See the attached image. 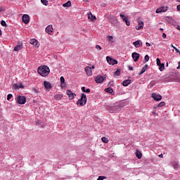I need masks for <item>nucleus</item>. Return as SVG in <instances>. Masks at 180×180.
Here are the masks:
<instances>
[{
    "mask_svg": "<svg viewBox=\"0 0 180 180\" xmlns=\"http://www.w3.org/2000/svg\"><path fill=\"white\" fill-rule=\"evenodd\" d=\"M37 71L38 74H39V75H41V77H47V75L50 74V68L46 65L39 66Z\"/></svg>",
    "mask_w": 180,
    "mask_h": 180,
    "instance_id": "obj_2",
    "label": "nucleus"
},
{
    "mask_svg": "<svg viewBox=\"0 0 180 180\" xmlns=\"http://www.w3.org/2000/svg\"><path fill=\"white\" fill-rule=\"evenodd\" d=\"M159 157H162V154H161L160 155H159Z\"/></svg>",
    "mask_w": 180,
    "mask_h": 180,
    "instance_id": "obj_59",
    "label": "nucleus"
},
{
    "mask_svg": "<svg viewBox=\"0 0 180 180\" xmlns=\"http://www.w3.org/2000/svg\"><path fill=\"white\" fill-rule=\"evenodd\" d=\"M120 16L123 20V22H125L128 19L127 17L124 16V15H123V14H120Z\"/></svg>",
    "mask_w": 180,
    "mask_h": 180,
    "instance_id": "obj_35",
    "label": "nucleus"
},
{
    "mask_svg": "<svg viewBox=\"0 0 180 180\" xmlns=\"http://www.w3.org/2000/svg\"><path fill=\"white\" fill-rule=\"evenodd\" d=\"M133 44H134V46H135V47L136 49H139V47L141 46V44H143V43H141V41L138 40V41L133 42Z\"/></svg>",
    "mask_w": 180,
    "mask_h": 180,
    "instance_id": "obj_17",
    "label": "nucleus"
},
{
    "mask_svg": "<svg viewBox=\"0 0 180 180\" xmlns=\"http://www.w3.org/2000/svg\"><path fill=\"white\" fill-rule=\"evenodd\" d=\"M22 22L25 23V25H27L30 22V17L27 14H24L22 15Z\"/></svg>",
    "mask_w": 180,
    "mask_h": 180,
    "instance_id": "obj_9",
    "label": "nucleus"
},
{
    "mask_svg": "<svg viewBox=\"0 0 180 180\" xmlns=\"http://www.w3.org/2000/svg\"><path fill=\"white\" fill-rule=\"evenodd\" d=\"M63 6L64 8H70V6H71V1H68V2L65 3L63 4Z\"/></svg>",
    "mask_w": 180,
    "mask_h": 180,
    "instance_id": "obj_25",
    "label": "nucleus"
},
{
    "mask_svg": "<svg viewBox=\"0 0 180 180\" xmlns=\"http://www.w3.org/2000/svg\"><path fill=\"white\" fill-rule=\"evenodd\" d=\"M129 70H130V71H133V67L129 66Z\"/></svg>",
    "mask_w": 180,
    "mask_h": 180,
    "instance_id": "obj_50",
    "label": "nucleus"
},
{
    "mask_svg": "<svg viewBox=\"0 0 180 180\" xmlns=\"http://www.w3.org/2000/svg\"><path fill=\"white\" fill-rule=\"evenodd\" d=\"M160 30L161 32H164V29H162V28H160Z\"/></svg>",
    "mask_w": 180,
    "mask_h": 180,
    "instance_id": "obj_56",
    "label": "nucleus"
},
{
    "mask_svg": "<svg viewBox=\"0 0 180 180\" xmlns=\"http://www.w3.org/2000/svg\"><path fill=\"white\" fill-rule=\"evenodd\" d=\"M41 4H43V5H45V6H47V5H49V1L47 0H41Z\"/></svg>",
    "mask_w": 180,
    "mask_h": 180,
    "instance_id": "obj_34",
    "label": "nucleus"
},
{
    "mask_svg": "<svg viewBox=\"0 0 180 180\" xmlns=\"http://www.w3.org/2000/svg\"><path fill=\"white\" fill-rule=\"evenodd\" d=\"M164 106H165V102L162 101L157 105V108H162Z\"/></svg>",
    "mask_w": 180,
    "mask_h": 180,
    "instance_id": "obj_31",
    "label": "nucleus"
},
{
    "mask_svg": "<svg viewBox=\"0 0 180 180\" xmlns=\"http://www.w3.org/2000/svg\"><path fill=\"white\" fill-rule=\"evenodd\" d=\"M109 40H112L113 39L112 36H108Z\"/></svg>",
    "mask_w": 180,
    "mask_h": 180,
    "instance_id": "obj_51",
    "label": "nucleus"
},
{
    "mask_svg": "<svg viewBox=\"0 0 180 180\" xmlns=\"http://www.w3.org/2000/svg\"><path fill=\"white\" fill-rule=\"evenodd\" d=\"M146 45L147 47H150L151 46V44H150L148 42H146Z\"/></svg>",
    "mask_w": 180,
    "mask_h": 180,
    "instance_id": "obj_47",
    "label": "nucleus"
},
{
    "mask_svg": "<svg viewBox=\"0 0 180 180\" xmlns=\"http://www.w3.org/2000/svg\"><path fill=\"white\" fill-rule=\"evenodd\" d=\"M131 84V80L130 79H126L122 82L123 86H129Z\"/></svg>",
    "mask_w": 180,
    "mask_h": 180,
    "instance_id": "obj_19",
    "label": "nucleus"
},
{
    "mask_svg": "<svg viewBox=\"0 0 180 180\" xmlns=\"http://www.w3.org/2000/svg\"><path fill=\"white\" fill-rule=\"evenodd\" d=\"M125 23H126L127 26H130V21H129V19H127V20L125 21Z\"/></svg>",
    "mask_w": 180,
    "mask_h": 180,
    "instance_id": "obj_43",
    "label": "nucleus"
},
{
    "mask_svg": "<svg viewBox=\"0 0 180 180\" xmlns=\"http://www.w3.org/2000/svg\"><path fill=\"white\" fill-rule=\"evenodd\" d=\"M46 33H48V34H51L52 32L54 30L53 29V26L52 25H48L46 27Z\"/></svg>",
    "mask_w": 180,
    "mask_h": 180,
    "instance_id": "obj_15",
    "label": "nucleus"
},
{
    "mask_svg": "<svg viewBox=\"0 0 180 180\" xmlns=\"http://www.w3.org/2000/svg\"><path fill=\"white\" fill-rule=\"evenodd\" d=\"M85 92H86V94H89V92H91V89H86Z\"/></svg>",
    "mask_w": 180,
    "mask_h": 180,
    "instance_id": "obj_48",
    "label": "nucleus"
},
{
    "mask_svg": "<svg viewBox=\"0 0 180 180\" xmlns=\"http://www.w3.org/2000/svg\"><path fill=\"white\" fill-rule=\"evenodd\" d=\"M143 26H144V22H139L138 25H136V30H140L141 29H143Z\"/></svg>",
    "mask_w": 180,
    "mask_h": 180,
    "instance_id": "obj_21",
    "label": "nucleus"
},
{
    "mask_svg": "<svg viewBox=\"0 0 180 180\" xmlns=\"http://www.w3.org/2000/svg\"><path fill=\"white\" fill-rule=\"evenodd\" d=\"M109 22H110V23H112V25H117V19L110 20Z\"/></svg>",
    "mask_w": 180,
    "mask_h": 180,
    "instance_id": "obj_32",
    "label": "nucleus"
},
{
    "mask_svg": "<svg viewBox=\"0 0 180 180\" xmlns=\"http://www.w3.org/2000/svg\"><path fill=\"white\" fill-rule=\"evenodd\" d=\"M162 37H163V39H167V34L166 33H163L162 34Z\"/></svg>",
    "mask_w": 180,
    "mask_h": 180,
    "instance_id": "obj_46",
    "label": "nucleus"
},
{
    "mask_svg": "<svg viewBox=\"0 0 180 180\" xmlns=\"http://www.w3.org/2000/svg\"><path fill=\"white\" fill-rule=\"evenodd\" d=\"M152 98L154 99V101H156L157 102H160V101L162 99V96L153 93L152 94Z\"/></svg>",
    "mask_w": 180,
    "mask_h": 180,
    "instance_id": "obj_7",
    "label": "nucleus"
},
{
    "mask_svg": "<svg viewBox=\"0 0 180 180\" xmlns=\"http://www.w3.org/2000/svg\"><path fill=\"white\" fill-rule=\"evenodd\" d=\"M44 86L46 89H51L52 86L50 82L44 81Z\"/></svg>",
    "mask_w": 180,
    "mask_h": 180,
    "instance_id": "obj_14",
    "label": "nucleus"
},
{
    "mask_svg": "<svg viewBox=\"0 0 180 180\" xmlns=\"http://www.w3.org/2000/svg\"><path fill=\"white\" fill-rule=\"evenodd\" d=\"M0 34H2V31L0 30Z\"/></svg>",
    "mask_w": 180,
    "mask_h": 180,
    "instance_id": "obj_58",
    "label": "nucleus"
},
{
    "mask_svg": "<svg viewBox=\"0 0 180 180\" xmlns=\"http://www.w3.org/2000/svg\"><path fill=\"white\" fill-rule=\"evenodd\" d=\"M13 96L12 94H8L7 101H11V99H12Z\"/></svg>",
    "mask_w": 180,
    "mask_h": 180,
    "instance_id": "obj_38",
    "label": "nucleus"
},
{
    "mask_svg": "<svg viewBox=\"0 0 180 180\" xmlns=\"http://www.w3.org/2000/svg\"><path fill=\"white\" fill-rule=\"evenodd\" d=\"M101 141H103V143H109V139L107 137H102Z\"/></svg>",
    "mask_w": 180,
    "mask_h": 180,
    "instance_id": "obj_33",
    "label": "nucleus"
},
{
    "mask_svg": "<svg viewBox=\"0 0 180 180\" xmlns=\"http://www.w3.org/2000/svg\"><path fill=\"white\" fill-rule=\"evenodd\" d=\"M20 88H25V86H23L22 84H13V89H20Z\"/></svg>",
    "mask_w": 180,
    "mask_h": 180,
    "instance_id": "obj_20",
    "label": "nucleus"
},
{
    "mask_svg": "<svg viewBox=\"0 0 180 180\" xmlns=\"http://www.w3.org/2000/svg\"><path fill=\"white\" fill-rule=\"evenodd\" d=\"M1 25L2 26H5V27L8 26V25L6 24V22H5V20H1Z\"/></svg>",
    "mask_w": 180,
    "mask_h": 180,
    "instance_id": "obj_37",
    "label": "nucleus"
},
{
    "mask_svg": "<svg viewBox=\"0 0 180 180\" xmlns=\"http://www.w3.org/2000/svg\"><path fill=\"white\" fill-rule=\"evenodd\" d=\"M148 68V65H145V66L141 69V72L139 73V75H141V74H144Z\"/></svg>",
    "mask_w": 180,
    "mask_h": 180,
    "instance_id": "obj_22",
    "label": "nucleus"
},
{
    "mask_svg": "<svg viewBox=\"0 0 180 180\" xmlns=\"http://www.w3.org/2000/svg\"><path fill=\"white\" fill-rule=\"evenodd\" d=\"M132 58L134 61H139V58H140V54L136 52L132 53Z\"/></svg>",
    "mask_w": 180,
    "mask_h": 180,
    "instance_id": "obj_13",
    "label": "nucleus"
},
{
    "mask_svg": "<svg viewBox=\"0 0 180 180\" xmlns=\"http://www.w3.org/2000/svg\"><path fill=\"white\" fill-rule=\"evenodd\" d=\"M159 70L160 71H164V70H165V65L164 63H161L159 65Z\"/></svg>",
    "mask_w": 180,
    "mask_h": 180,
    "instance_id": "obj_27",
    "label": "nucleus"
},
{
    "mask_svg": "<svg viewBox=\"0 0 180 180\" xmlns=\"http://www.w3.org/2000/svg\"><path fill=\"white\" fill-rule=\"evenodd\" d=\"M95 81L97 84H102V82H103L104 81L103 77H102L101 75H98L96 77Z\"/></svg>",
    "mask_w": 180,
    "mask_h": 180,
    "instance_id": "obj_12",
    "label": "nucleus"
},
{
    "mask_svg": "<svg viewBox=\"0 0 180 180\" xmlns=\"http://www.w3.org/2000/svg\"><path fill=\"white\" fill-rule=\"evenodd\" d=\"M120 75V69H117L116 72L114 73V77H119Z\"/></svg>",
    "mask_w": 180,
    "mask_h": 180,
    "instance_id": "obj_30",
    "label": "nucleus"
},
{
    "mask_svg": "<svg viewBox=\"0 0 180 180\" xmlns=\"http://www.w3.org/2000/svg\"><path fill=\"white\" fill-rule=\"evenodd\" d=\"M125 23H126L127 26H130V21H129V19H127V20L125 21Z\"/></svg>",
    "mask_w": 180,
    "mask_h": 180,
    "instance_id": "obj_42",
    "label": "nucleus"
},
{
    "mask_svg": "<svg viewBox=\"0 0 180 180\" xmlns=\"http://www.w3.org/2000/svg\"><path fill=\"white\" fill-rule=\"evenodd\" d=\"M84 71L86 72L89 77L92 75V68L89 66H87L84 68Z\"/></svg>",
    "mask_w": 180,
    "mask_h": 180,
    "instance_id": "obj_11",
    "label": "nucleus"
},
{
    "mask_svg": "<svg viewBox=\"0 0 180 180\" xmlns=\"http://www.w3.org/2000/svg\"><path fill=\"white\" fill-rule=\"evenodd\" d=\"M88 18L90 20H96V17L94 16V15H92V13H90V14H89Z\"/></svg>",
    "mask_w": 180,
    "mask_h": 180,
    "instance_id": "obj_24",
    "label": "nucleus"
},
{
    "mask_svg": "<svg viewBox=\"0 0 180 180\" xmlns=\"http://www.w3.org/2000/svg\"><path fill=\"white\" fill-rule=\"evenodd\" d=\"M144 60L147 63V61H148V60H150V56L148 55H146Z\"/></svg>",
    "mask_w": 180,
    "mask_h": 180,
    "instance_id": "obj_40",
    "label": "nucleus"
},
{
    "mask_svg": "<svg viewBox=\"0 0 180 180\" xmlns=\"http://www.w3.org/2000/svg\"><path fill=\"white\" fill-rule=\"evenodd\" d=\"M173 167H174V169H179V168H180L179 163L174 162L173 163Z\"/></svg>",
    "mask_w": 180,
    "mask_h": 180,
    "instance_id": "obj_26",
    "label": "nucleus"
},
{
    "mask_svg": "<svg viewBox=\"0 0 180 180\" xmlns=\"http://www.w3.org/2000/svg\"><path fill=\"white\" fill-rule=\"evenodd\" d=\"M103 179H106V176H100L97 180H103Z\"/></svg>",
    "mask_w": 180,
    "mask_h": 180,
    "instance_id": "obj_39",
    "label": "nucleus"
},
{
    "mask_svg": "<svg viewBox=\"0 0 180 180\" xmlns=\"http://www.w3.org/2000/svg\"><path fill=\"white\" fill-rule=\"evenodd\" d=\"M16 102L19 105H25L26 103V96H18L17 97Z\"/></svg>",
    "mask_w": 180,
    "mask_h": 180,
    "instance_id": "obj_4",
    "label": "nucleus"
},
{
    "mask_svg": "<svg viewBox=\"0 0 180 180\" xmlns=\"http://www.w3.org/2000/svg\"><path fill=\"white\" fill-rule=\"evenodd\" d=\"M91 70H95V65L91 66Z\"/></svg>",
    "mask_w": 180,
    "mask_h": 180,
    "instance_id": "obj_54",
    "label": "nucleus"
},
{
    "mask_svg": "<svg viewBox=\"0 0 180 180\" xmlns=\"http://www.w3.org/2000/svg\"><path fill=\"white\" fill-rule=\"evenodd\" d=\"M82 92H86L85 86L82 87Z\"/></svg>",
    "mask_w": 180,
    "mask_h": 180,
    "instance_id": "obj_49",
    "label": "nucleus"
},
{
    "mask_svg": "<svg viewBox=\"0 0 180 180\" xmlns=\"http://www.w3.org/2000/svg\"><path fill=\"white\" fill-rule=\"evenodd\" d=\"M153 115H154L155 116H156V115H158V113H156V112H155V111H153Z\"/></svg>",
    "mask_w": 180,
    "mask_h": 180,
    "instance_id": "obj_52",
    "label": "nucleus"
},
{
    "mask_svg": "<svg viewBox=\"0 0 180 180\" xmlns=\"http://www.w3.org/2000/svg\"><path fill=\"white\" fill-rule=\"evenodd\" d=\"M22 46H23V44L22 43L15 46L13 51H19L20 50H22V49H23Z\"/></svg>",
    "mask_w": 180,
    "mask_h": 180,
    "instance_id": "obj_18",
    "label": "nucleus"
},
{
    "mask_svg": "<svg viewBox=\"0 0 180 180\" xmlns=\"http://www.w3.org/2000/svg\"><path fill=\"white\" fill-rule=\"evenodd\" d=\"M178 2H180V0H178Z\"/></svg>",
    "mask_w": 180,
    "mask_h": 180,
    "instance_id": "obj_60",
    "label": "nucleus"
},
{
    "mask_svg": "<svg viewBox=\"0 0 180 180\" xmlns=\"http://www.w3.org/2000/svg\"><path fill=\"white\" fill-rule=\"evenodd\" d=\"M135 154L136 157H137L139 160H141V158L143 157V154L139 150H136Z\"/></svg>",
    "mask_w": 180,
    "mask_h": 180,
    "instance_id": "obj_23",
    "label": "nucleus"
},
{
    "mask_svg": "<svg viewBox=\"0 0 180 180\" xmlns=\"http://www.w3.org/2000/svg\"><path fill=\"white\" fill-rule=\"evenodd\" d=\"M0 12H2V7H0Z\"/></svg>",
    "mask_w": 180,
    "mask_h": 180,
    "instance_id": "obj_57",
    "label": "nucleus"
},
{
    "mask_svg": "<svg viewBox=\"0 0 180 180\" xmlns=\"http://www.w3.org/2000/svg\"><path fill=\"white\" fill-rule=\"evenodd\" d=\"M124 108V105L120 103H115L107 106V110L110 112V113H116L117 112H120L122 108Z\"/></svg>",
    "mask_w": 180,
    "mask_h": 180,
    "instance_id": "obj_1",
    "label": "nucleus"
},
{
    "mask_svg": "<svg viewBox=\"0 0 180 180\" xmlns=\"http://www.w3.org/2000/svg\"><path fill=\"white\" fill-rule=\"evenodd\" d=\"M168 11V6H162L156 10V13H162Z\"/></svg>",
    "mask_w": 180,
    "mask_h": 180,
    "instance_id": "obj_8",
    "label": "nucleus"
},
{
    "mask_svg": "<svg viewBox=\"0 0 180 180\" xmlns=\"http://www.w3.org/2000/svg\"><path fill=\"white\" fill-rule=\"evenodd\" d=\"M32 91L34 92V94H39V89L36 88H32Z\"/></svg>",
    "mask_w": 180,
    "mask_h": 180,
    "instance_id": "obj_41",
    "label": "nucleus"
},
{
    "mask_svg": "<svg viewBox=\"0 0 180 180\" xmlns=\"http://www.w3.org/2000/svg\"><path fill=\"white\" fill-rule=\"evenodd\" d=\"M109 84H110V85H113V82H109Z\"/></svg>",
    "mask_w": 180,
    "mask_h": 180,
    "instance_id": "obj_55",
    "label": "nucleus"
},
{
    "mask_svg": "<svg viewBox=\"0 0 180 180\" xmlns=\"http://www.w3.org/2000/svg\"><path fill=\"white\" fill-rule=\"evenodd\" d=\"M177 70H180V61L179 62V66L177 67Z\"/></svg>",
    "mask_w": 180,
    "mask_h": 180,
    "instance_id": "obj_53",
    "label": "nucleus"
},
{
    "mask_svg": "<svg viewBox=\"0 0 180 180\" xmlns=\"http://www.w3.org/2000/svg\"><path fill=\"white\" fill-rule=\"evenodd\" d=\"M105 91L108 94H112V92H113V89L108 87L105 89Z\"/></svg>",
    "mask_w": 180,
    "mask_h": 180,
    "instance_id": "obj_29",
    "label": "nucleus"
},
{
    "mask_svg": "<svg viewBox=\"0 0 180 180\" xmlns=\"http://www.w3.org/2000/svg\"><path fill=\"white\" fill-rule=\"evenodd\" d=\"M96 49H97V50H102V47L99 45H96Z\"/></svg>",
    "mask_w": 180,
    "mask_h": 180,
    "instance_id": "obj_44",
    "label": "nucleus"
},
{
    "mask_svg": "<svg viewBox=\"0 0 180 180\" xmlns=\"http://www.w3.org/2000/svg\"><path fill=\"white\" fill-rule=\"evenodd\" d=\"M66 94L69 96V99H71V100L74 99V98L77 96V94H75V93H73L70 90L66 91Z\"/></svg>",
    "mask_w": 180,
    "mask_h": 180,
    "instance_id": "obj_10",
    "label": "nucleus"
},
{
    "mask_svg": "<svg viewBox=\"0 0 180 180\" xmlns=\"http://www.w3.org/2000/svg\"><path fill=\"white\" fill-rule=\"evenodd\" d=\"M30 44H32V46H34L37 49H39L40 47V44H39V41L36 39H32L29 41Z\"/></svg>",
    "mask_w": 180,
    "mask_h": 180,
    "instance_id": "obj_6",
    "label": "nucleus"
},
{
    "mask_svg": "<svg viewBox=\"0 0 180 180\" xmlns=\"http://www.w3.org/2000/svg\"><path fill=\"white\" fill-rule=\"evenodd\" d=\"M106 60L110 65H115V64H117V60L110 58V56H107L106 57Z\"/></svg>",
    "mask_w": 180,
    "mask_h": 180,
    "instance_id": "obj_5",
    "label": "nucleus"
},
{
    "mask_svg": "<svg viewBox=\"0 0 180 180\" xmlns=\"http://www.w3.org/2000/svg\"><path fill=\"white\" fill-rule=\"evenodd\" d=\"M63 98V95L62 94H56L55 96V99L56 101H60V99Z\"/></svg>",
    "mask_w": 180,
    "mask_h": 180,
    "instance_id": "obj_28",
    "label": "nucleus"
},
{
    "mask_svg": "<svg viewBox=\"0 0 180 180\" xmlns=\"http://www.w3.org/2000/svg\"><path fill=\"white\" fill-rule=\"evenodd\" d=\"M60 87L62 89L65 88V79L63 76L60 77Z\"/></svg>",
    "mask_w": 180,
    "mask_h": 180,
    "instance_id": "obj_16",
    "label": "nucleus"
},
{
    "mask_svg": "<svg viewBox=\"0 0 180 180\" xmlns=\"http://www.w3.org/2000/svg\"><path fill=\"white\" fill-rule=\"evenodd\" d=\"M156 63H157V65L159 67L160 65H161V60H160V58H157L156 59Z\"/></svg>",
    "mask_w": 180,
    "mask_h": 180,
    "instance_id": "obj_36",
    "label": "nucleus"
},
{
    "mask_svg": "<svg viewBox=\"0 0 180 180\" xmlns=\"http://www.w3.org/2000/svg\"><path fill=\"white\" fill-rule=\"evenodd\" d=\"M176 9L178 12H180V4L176 6Z\"/></svg>",
    "mask_w": 180,
    "mask_h": 180,
    "instance_id": "obj_45",
    "label": "nucleus"
},
{
    "mask_svg": "<svg viewBox=\"0 0 180 180\" xmlns=\"http://www.w3.org/2000/svg\"><path fill=\"white\" fill-rule=\"evenodd\" d=\"M86 95L82 93L81 98L77 101L76 105H79V106H85L86 105Z\"/></svg>",
    "mask_w": 180,
    "mask_h": 180,
    "instance_id": "obj_3",
    "label": "nucleus"
}]
</instances>
